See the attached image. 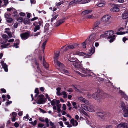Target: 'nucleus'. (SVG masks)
Masks as SVG:
<instances>
[{
  "label": "nucleus",
  "mask_w": 128,
  "mask_h": 128,
  "mask_svg": "<svg viewBox=\"0 0 128 128\" xmlns=\"http://www.w3.org/2000/svg\"><path fill=\"white\" fill-rule=\"evenodd\" d=\"M83 47L84 48H86V43L85 42H84L82 44Z\"/></svg>",
  "instance_id": "nucleus-58"
},
{
  "label": "nucleus",
  "mask_w": 128,
  "mask_h": 128,
  "mask_svg": "<svg viewBox=\"0 0 128 128\" xmlns=\"http://www.w3.org/2000/svg\"><path fill=\"white\" fill-rule=\"evenodd\" d=\"M43 64L44 66L46 68H47L48 67V64L45 61L43 60Z\"/></svg>",
  "instance_id": "nucleus-34"
},
{
  "label": "nucleus",
  "mask_w": 128,
  "mask_h": 128,
  "mask_svg": "<svg viewBox=\"0 0 128 128\" xmlns=\"http://www.w3.org/2000/svg\"><path fill=\"white\" fill-rule=\"evenodd\" d=\"M92 11V10H87L83 11L82 12V14L84 15L91 13Z\"/></svg>",
  "instance_id": "nucleus-21"
},
{
  "label": "nucleus",
  "mask_w": 128,
  "mask_h": 128,
  "mask_svg": "<svg viewBox=\"0 0 128 128\" xmlns=\"http://www.w3.org/2000/svg\"><path fill=\"white\" fill-rule=\"evenodd\" d=\"M51 104L52 106H53L54 105L55 103V102L54 100H53L52 101H51Z\"/></svg>",
  "instance_id": "nucleus-53"
},
{
  "label": "nucleus",
  "mask_w": 128,
  "mask_h": 128,
  "mask_svg": "<svg viewBox=\"0 0 128 128\" xmlns=\"http://www.w3.org/2000/svg\"><path fill=\"white\" fill-rule=\"evenodd\" d=\"M61 71L63 73L67 75H68L69 73V71L68 70L65 69H63Z\"/></svg>",
  "instance_id": "nucleus-28"
},
{
  "label": "nucleus",
  "mask_w": 128,
  "mask_h": 128,
  "mask_svg": "<svg viewBox=\"0 0 128 128\" xmlns=\"http://www.w3.org/2000/svg\"><path fill=\"white\" fill-rule=\"evenodd\" d=\"M81 106L82 109L86 110H87L88 107L85 104H82L81 105Z\"/></svg>",
  "instance_id": "nucleus-26"
},
{
  "label": "nucleus",
  "mask_w": 128,
  "mask_h": 128,
  "mask_svg": "<svg viewBox=\"0 0 128 128\" xmlns=\"http://www.w3.org/2000/svg\"><path fill=\"white\" fill-rule=\"evenodd\" d=\"M29 118V117L28 115L27 114L26 116L24 117V120L26 121H27L28 120Z\"/></svg>",
  "instance_id": "nucleus-36"
},
{
  "label": "nucleus",
  "mask_w": 128,
  "mask_h": 128,
  "mask_svg": "<svg viewBox=\"0 0 128 128\" xmlns=\"http://www.w3.org/2000/svg\"><path fill=\"white\" fill-rule=\"evenodd\" d=\"M69 49H73L75 48V47L73 45H70L68 46Z\"/></svg>",
  "instance_id": "nucleus-59"
},
{
  "label": "nucleus",
  "mask_w": 128,
  "mask_h": 128,
  "mask_svg": "<svg viewBox=\"0 0 128 128\" xmlns=\"http://www.w3.org/2000/svg\"><path fill=\"white\" fill-rule=\"evenodd\" d=\"M90 0H85L84 1H83L82 3L83 4H86L90 2Z\"/></svg>",
  "instance_id": "nucleus-46"
},
{
  "label": "nucleus",
  "mask_w": 128,
  "mask_h": 128,
  "mask_svg": "<svg viewBox=\"0 0 128 128\" xmlns=\"http://www.w3.org/2000/svg\"><path fill=\"white\" fill-rule=\"evenodd\" d=\"M58 16V15H52V16L53 17L51 19V22H52L54 20H55L57 18Z\"/></svg>",
  "instance_id": "nucleus-33"
},
{
  "label": "nucleus",
  "mask_w": 128,
  "mask_h": 128,
  "mask_svg": "<svg viewBox=\"0 0 128 128\" xmlns=\"http://www.w3.org/2000/svg\"><path fill=\"white\" fill-rule=\"evenodd\" d=\"M64 3V2L62 0L60 1V2L57 3L56 2V4L57 6H60L62 4H63Z\"/></svg>",
  "instance_id": "nucleus-41"
},
{
  "label": "nucleus",
  "mask_w": 128,
  "mask_h": 128,
  "mask_svg": "<svg viewBox=\"0 0 128 128\" xmlns=\"http://www.w3.org/2000/svg\"><path fill=\"white\" fill-rule=\"evenodd\" d=\"M12 103V101H10L9 102H7L6 103V105L7 106H8L10 104H11Z\"/></svg>",
  "instance_id": "nucleus-56"
},
{
  "label": "nucleus",
  "mask_w": 128,
  "mask_h": 128,
  "mask_svg": "<svg viewBox=\"0 0 128 128\" xmlns=\"http://www.w3.org/2000/svg\"><path fill=\"white\" fill-rule=\"evenodd\" d=\"M117 128H128V124L121 123L118 125Z\"/></svg>",
  "instance_id": "nucleus-11"
},
{
  "label": "nucleus",
  "mask_w": 128,
  "mask_h": 128,
  "mask_svg": "<svg viewBox=\"0 0 128 128\" xmlns=\"http://www.w3.org/2000/svg\"><path fill=\"white\" fill-rule=\"evenodd\" d=\"M67 58L68 59V60H69V61L70 60H72V59L71 58L70 54H68V56H67Z\"/></svg>",
  "instance_id": "nucleus-51"
},
{
  "label": "nucleus",
  "mask_w": 128,
  "mask_h": 128,
  "mask_svg": "<svg viewBox=\"0 0 128 128\" xmlns=\"http://www.w3.org/2000/svg\"><path fill=\"white\" fill-rule=\"evenodd\" d=\"M46 42H44L43 43V44H42V47L43 49L45 47V46L46 44Z\"/></svg>",
  "instance_id": "nucleus-57"
},
{
  "label": "nucleus",
  "mask_w": 128,
  "mask_h": 128,
  "mask_svg": "<svg viewBox=\"0 0 128 128\" xmlns=\"http://www.w3.org/2000/svg\"><path fill=\"white\" fill-rule=\"evenodd\" d=\"M106 3L105 2L104 0H102L98 5V6L100 7H103L105 5Z\"/></svg>",
  "instance_id": "nucleus-19"
},
{
  "label": "nucleus",
  "mask_w": 128,
  "mask_h": 128,
  "mask_svg": "<svg viewBox=\"0 0 128 128\" xmlns=\"http://www.w3.org/2000/svg\"><path fill=\"white\" fill-rule=\"evenodd\" d=\"M94 107L92 105H90L88 107L87 110L91 112H95Z\"/></svg>",
  "instance_id": "nucleus-15"
},
{
  "label": "nucleus",
  "mask_w": 128,
  "mask_h": 128,
  "mask_svg": "<svg viewBox=\"0 0 128 128\" xmlns=\"http://www.w3.org/2000/svg\"><path fill=\"white\" fill-rule=\"evenodd\" d=\"M29 36V33L28 32L23 33L20 35L21 37L23 40H25L28 38Z\"/></svg>",
  "instance_id": "nucleus-12"
},
{
  "label": "nucleus",
  "mask_w": 128,
  "mask_h": 128,
  "mask_svg": "<svg viewBox=\"0 0 128 128\" xmlns=\"http://www.w3.org/2000/svg\"><path fill=\"white\" fill-rule=\"evenodd\" d=\"M87 18H94L92 14L88 16Z\"/></svg>",
  "instance_id": "nucleus-55"
},
{
  "label": "nucleus",
  "mask_w": 128,
  "mask_h": 128,
  "mask_svg": "<svg viewBox=\"0 0 128 128\" xmlns=\"http://www.w3.org/2000/svg\"><path fill=\"white\" fill-rule=\"evenodd\" d=\"M95 47L93 46L90 50V52H88L87 54L79 51H76L73 54L74 55L82 56L86 58H89L95 52Z\"/></svg>",
  "instance_id": "nucleus-2"
},
{
  "label": "nucleus",
  "mask_w": 128,
  "mask_h": 128,
  "mask_svg": "<svg viewBox=\"0 0 128 128\" xmlns=\"http://www.w3.org/2000/svg\"><path fill=\"white\" fill-rule=\"evenodd\" d=\"M37 104H43L46 102V99L44 98V95L42 94L39 95L37 98Z\"/></svg>",
  "instance_id": "nucleus-7"
},
{
  "label": "nucleus",
  "mask_w": 128,
  "mask_h": 128,
  "mask_svg": "<svg viewBox=\"0 0 128 128\" xmlns=\"http://www.w3.org/2000/svg\"><path fill=\"white\" fill-rule=\"evenodd\" d=\"M44 126V124H38V127L39 128H42Z\"/></svg>",
  "instance_id": "nucleus-47"
},
{
  "label": "nucleus",
  "mask_w": 128,
  "mask_h": 128,
  "mask_svg": "<svg viewBox=\"0 0 128 128\" xmlns=\"http://www.w3.org/2000/svg\"><path fill=\"white\" fill-rule=\"evenodd\" d=\"M59 55V54L58 53H56L55 54V56L54 58V61L55 63L59 66L60 67L62 68L63 67V64L58 60Z\"/></svg>",
  "instance_id": "nucleus-8"
},
{
  "label": "nucleus",
  "mask_w": 128,
  "mask_h": 128,
  "mask_svg": "<svg viewBox=\"0 0 128 128\" xmlns=\"http://www.w3.org/2000/svg\"><path fill=\"white\" fill-rule=\"evenodd\" d=\"M82 1V0H74V2L75 4H79Z\"/></svg>",
  "instance_id": "nucleus-37"
},
{
  "label": "nucleus",
  "mask_w": 128,
  "mask_h": 128,
  "mask_svg": "<svg viewBox=\"0 0 128 128\" xmlns=\"http://www.w3.org/2000/svg\"><path fill=\"white\" fill-rule=\"evenodd\" d=\"M2 65V67L4 69L5 71L6 72H8V66L6 63H4V61L1 62Z\"/></svg>",
  "instance_id": "nucleus-16"
},
{
  "label": "nucleus",
  "mask_w": 128,
  "mask_h": 128,
  "mask_svg": "<svg viewBox=\"0 0 128 128\" xmlns=\"http://www.w3.org/2000/svg\"><path fill=\"white\" fill-rule=\"evenodd\" d=\"M77 73L78 74H79L80 76L82 77H86V76H90V75L89 74L88 75H84L82 74H81L80 72H77Z\"/></svg>",
  "instance_id": "nucleus-27"
},
{
  "label": "nucleus",
  "mask_w": 128,
  "mask_h": 128,
  "mask_svg": "<svg viewBox=\"0 0 128 128\" xmlns=\"http://www.w3.org/2000/svg\"><path fill=\"white\" fill-rule=\"evenodd\" d=\"M114 34V32L112 31H110L106 32L104 35H102L100 36V37L102 38L106 37L108 36V38L110 39L109 42L110 43L112 42L116 38L114 35H112Z\"/></svg>",
  "instance_id": "nucleus-4"
},
{
  "label": "nucleus",
  "mask_w": 128,
  "mask_h": 128,
  "mask_svg": "<svg viewBox=\"0 0 128 128\" xmlns=\"http://www.w3.org/2000/svg\"><path fill=\"white\" fill-rule=\"evenodd\" d=\"M97 115L100 118H102L104 116L102 112L98 113Z\"/></svg>",
  "instance_id": "nucleus-39"
},
{
  "label": "nucleus",
  "mask_w": 128,
  "mask_h": 128,
  "mask_svg": "<svg viewBox=\"0 0 128 128\" xmlns=\"http://www.w3.org/2000/svg\"><path fill=\"white\" fill-rule=\"evenodd\" d=\"M40 29V26L39 25L36 26L34 29V32H36L38 30H39Z\"/></svg>",
  "instance_id": "nucleus-32"
},
{
  "label": "nucleus",
  "mask_w": 128,
  "mask_h": 128,
  "mask_svg": "<svg viewBox=\"0 0 128 128\" xmlns=\"http://www.w3.org/2000/svg\"><path fill=\"white\" fill-rule=\"evenodd\" d=\"M5 32L7 34L10 38L12 37V35L11 32L8 31H5Z\"/></svg>",
  "instance_id": "nucleus-40"
},
{
  "label": "nucleus",
  "mask_w": 128,
  "mask_h": 128,
  "mask_svg": "<svg viewBox=\"0 0 128 128\" xmlns=\"http://www.w3.org/2000/svg\"><path fill=\"white\" fill-rule=\"evenodd\" d=\"M18 21L20 22H22L23 21L22 18V17H20L18 18Z\"/></svg>",
  "instance_id": "nucleus-44"
},
{
  "label": "nucleus",
  "mask_w": 128,
  "mask_h": 128,
  "mask_svg": "<svg viewBox=\"0 0 128 128\" xmlns=\"http://www.w3.org/2000/svg\"><path fill=\"white\" fill-rule=\"evenodd\" d=\"M128 33V31H126V32H118L116 33V34L118 35H123L125 34L126 33Z\"/></svg>",
  "instance_id": "nucleus-30"
},
{
  "label": "nucleus",
  "mask_w": 128,
  "mask_h": 128,
  "mask_svg": "<svg viewBox=\"0 0 128 128\" xmlns=\"http://www.w3.org/2000/svg\"><path fill=\"white\" fill-rule=\"evenodd\" d=\"M59 123L60 126L62 127H64L62 121H60Z\"/></svg>",
  "instance_id": "nucleus-62"
},
{
  "label": "nucleus",
  "mask_w": 128,
  "mask_h": 128,
  "mask_svg": "<svg viewBox=\"0 0 128 128\" xmlns=\"http://www.w3.org/2000/svg\"><path fill=\"white\" fill-rule=\"evenodd\" d=\"M17 115V114L15 112H13L12 113V116L13 117L16 118Z\"/></svg>",
  "instance_id": "nucleus-49"
},
{
  "label": "nucleus",
  "mask_w": 128,
  "mask_h": 128,
  "mask_svg": "<svg viewBox=\"0 0 128 128\" xmlns=\"http://www.w3.org/2000/svg\"><path fill=\"white\" fill-rule=\"evenodd\" d=\"M61 95H63V98H66L67 97V95L65 91H63L61 92Z\"/></svg>",
  "instance_id": "nucleus-29"
},
{
  "label": "nucleus",
  "mask_w": 128,
  "mask_h": 128,
  "mask_svg": "<svg viewBox=\"0 0 128 128\" xmlns=\"http://www.w3.org/2000/svg\"><path fill=\"white\" fill-rule=\"evenodd\" d=\"M67 106L68 107H70L71 106V104L69 101H68L66 104Z\"/></svg>",
  "instance_id": "nucleus-54"
},
{
  "label": "nucleus",
  "mask_w": 128,
  "mask_h": 128,
  "mask_svg": "<svg viewBox=\"0 0 128 128\" xmlns=\"http://www.w3.org/2000/svg\"><path fill=\"white\" fill-rule=\"evenodd\" d=\"M5 17L6 20V19L10 18V16L6 13H5Z\"/></svg>",
  "instance_id": "nucleus-43"
},
{
  "label": "nucleus",
  "mask_w": 128,
  "mask_h": 128,
  "mask_svg": "<svg viewBox=\"0 0 128 128\" xmlns=\"http://www.w3.org/2000/svg\"><path fill=\"white\" fill-rule=\"evenodd\" d=\"M20 44V42L18 40L16 43H15L14 44V47L16 48H18L19 47L18 45Z\"/></svg>",
  "instance_id": "nucleus-35"
},
{
  "label": "nucleus",
  "mask_w": 128,
  "mask_h": 128,
  "mask_svg": "<svg viewBox=\"0 0 128 128\" xmlns=\"http://www.w3.org/2000/svg\"><path fill=\"white\" fill-rule=\"evenodd\" d=\"M45 96L46 98V99H48V100L49 101H50V98L48 96V94H46L45 95Z\"/></svg>",
  "instance_id": "nucleus-52"
},
{
  "label": "nucleus",
  "mask_w": 128,
  "mask_h": 128,
  "mask_svg": "<svg viewBox=\"0 0 128 128\" xmlns=\"http://www.w3.org/2000/svg\"><path fill=\"white\" fill-rule=\"evenodd\" d=\"M119 6H114L110 10L112 12H117L119 11Z\"/></svg>",
  "instance_id": "nucleus-14"
},
{
  "label": "nucleus",
  "mask_w": 128,
  "mask_h": 128,
  "mask_svg": "<svg viewBox=\"0 0 128 128\" xmlns=\"http://www.w3.org/2000/svg\"><path fill=\"white\" fill-rule=\"evenodd\" d=\"M8 23H11L12 21V18H10L8 19H6Z\"/></svg>",
  "instance_id": "nucleus-42"
},
{
  "label": "nucleus",
  "mask_w": 128,
  "mask_h": 128,
  "mask_svg": "<svg viewBox=\"0 0 128 128\" xmlns=\"http://www.w3.org/2000/svg\"><path fill=\"white\" fill-rule=\"evenodd\" d=\"M122 109L124 112V116L125 117H128V106H126L124 103L122 102L121 103Z\"/></svg>",
  "instance_id": "nucleus-5"
},
{
  "label": "nucleus",
  "mask_w": 128,
  "mask_h": 128,
  "mask_svg": "<svg viewBox=\"0 0 128 128\" xmlns=\"http://www.w3.org/2000/svg\"><path fill=\"white\" fill-rule=\"evenodd\" d=\"M64 124L68 128H70L72 127V126L70 124L69 122H65Z\"/></svg>",
  "instance_id": "nucleus-31"
},
{
  "label": "nucleus",
  "mask_w": 128,
  "mask_h": 128,
  "mask_svg": "<svg viewBox=\"0 0 128 128\" xmlns=\"http://www.w3.org/2000/svg\"><path fill=\"white\" fill-rule=\"evenodd\" d=\"M35 93L36 94H39V90L38 88H36L35 91Z\"/></svg>",
  "instance_id": "nucleus-61"
},
{
  "label": "nucleus",
  "mask_w": 128,
  "mask_h": 128,
  "mask_svg": "<svg viewBox=\"0 0 128 128\" xmlns=\"http://www.w3.org/2000/svg\"><path fill=\"white\" fill-rule=\"evenodd\" d=\"M114 34V32L112 31H110L106 32L104 35H102L100 36V37L102 38L106 37L108 36V38L110 39L109 42L110 43L112 42L116 38L114 35H112Z\"/></svg>",
  "instance_id": "nucleus-3"
},
{
  "label": "nucleus",
  "mask_w": 128,
  "mask_h": 128,
  "mask_svg": "<svg viewBox=\"0 0 128 128\" xmlns=\"http://www.w3.org/2000/svg\"><path fill=\"white\" fill-rule=\"evenodd\" d=\"M66 105L65 104H63L62 105V108L64 110H65L66 109Z\"/></svg>",
  "instance_id": "nucleus-45"
},
{
  "label": "nucleus",
  "mask_w": 128,
  "mask_h": 128,
  "mask_svg": "<svg viewBox=\"0 0 128 128\" xmlns=\"http://www.w3.org/2000/svg\"><path fill=\"white\" fill-rule=\"evenodd\" d=\"M30 123L32 125L35 126L37 123V121L36 120H35L34 122H32Z\"/></svg>",
  "instance_id": "nucleus-50"
},
{
  "label": "nucleus",
  "mask_w": 128,
  "mask_h": 128,
  "mask_svg": "<svg viewBox=\"0 0 128 128\" xmlns=\"http://www.w3.org/2000/svg\"><path fill=\"white\" fill-rule=\"evenodd\" d=\"M98 36L95 34H92L90 37L89 40L90 42H92L98 39Z\"/></svg>",
  "instance_id": "nucleus-10"
},
{
  "label": "nucleus",
  "mask_w": 128,
  "mask_h": 128,
  "mask_svg": "<svg viewBox=\"0 0 128 128\" xmlns=\"http://www.w3.org/2000/svg\"><path fill=\"white\" fill-rule=\"evenodd\" d=\"M119 92L120 93L121 95L123 96L124 97L125 99L126 100H127L128 98V97L124 93L122 92L121 90L119 91Z\"/></svg>",
  "instance_id": "nucleus-25"
},
{
  "label": "nucleus",
  "mask_w": 128,
  "mask_h": 128,
  "mask_svg": "<svg viewBox=\"0 0 128 128\" xmlns=\"http://www.w3.org/2000/svg\"><path fill=\"white\" fill-rule=\"evenodd\" d=\"M110 18V16L108 15H105L102 18V20L105 22V25L106 26H107L111 24V22L108 21Z\"/></svg>",
  "instance_id": "nucleus-6"
},
{
  "label": "nucleus",
  "mask_w": 128,
  "mask_h": 128,
  "mask_svg": "<svg viewBox=\"0 0 128 128\" xmlns=\"http://www.w3.org/2000/svg\"><path fill=\"white\" fill-rule=\"evenodd\" d=\"M88 96L90 98L92 97L96 100H98L102 98L104 99L105 98L108 97V95L106 94H102L100 91H98L94 93L92 96L90 93L88 94Z\"/></svg>",
  "instance_id": "nucleus-1"
},
{
  "label": "nucleus",
  "mask_w": 128,
  "mask_h": 128,
  "mask_svg": "<svg viewBox=\"0 0 128 128\" xmlns=\"http://www.w3.org/2000/svg\"><path fill=\"white\" fill-rule=\"evenodd\" d=\"M23 22L25 24H27L30 22V20L27 18H25L23 20Z\"/></svg>",
  "instance_id": "nucleus-23"
},
{
  "label": "nucleus",
  "mask_w": 128,
  "mask_h": 128,
  "mask_svg": "<svg viewBox=\"0 0 128 128\" xmlns=\"http://www.w3.org/2000/svg\"><path fill=\"white\" fill-rule=\"evenodd\" d=\"M2 37L3 38L6 39V40L8 39V37L7 35L6 34H4L2 36Z\"/></svg>",
  "instance_id": "nucleus-48"
},
{
  "label": "nucleus",
  "mask_w": 128,
  "mask_h": 128,
  "mask_svg": "<svg viewBox=\"0 0 128 128\" xmlns=\"http://www.w3.org/2000/svg\"><path fill=\"white\" fill-rule=\"evenodd\" d=\"M78 100L82 102L87 105H89L90 104L89 102L88 101L82 97L79 98Z\"/></svg>",
  "instance_id": "nucleus-13"
},
{
  "label": "nucleus",
  "mask_w": 128,
  "mask_h": 128,
  "mask_svg": "<svg viewBox=\"0 0 128 128\" xmlns=\"http://www.w3.org/2000/svg\"><path fill=\"white\" fill-rule=\"evenodd\" d=\"M122 17L124 19H125L128 18V13L126 12H125L122 14Z\"/></svg>",
  "instance_id": "nucleus-24"
},
{
  "label": "nucleus",
  "mask_w": 128,
  "mask_h": 128,
  "mask_svg": "<svg viewBox=\"0 0 128 128\" xmlns=\"http://www.w3.org/2000/svg\"><path fill=\"white\" fill-rule=\"evenodd\" d=\"M10 44L8 43V44H4L2 45L1 46V47L2 48H7V46L9 45Z\"/></svg>",
  "instance_id": "nucleus-38"
},
{
  "label": "nucleus",
  "mask_w": 128,
  "mask_h": 128,
  "mask_svg": "<svg viewBox=\"0 0 128 128\" xmlns=\"http://www.w3.org/2000/svg\"><path fill=\"white\" fill-rule=\"evenodd\" d=\"M81 70L82 72L84 74H90L91 72V71L87 69L82 68Z\"/></svg>",
  "instance_id": "nucleus-20"
},
{
  "label": "nucleus",
  "mask_w": 128,
  "mask_h": 128,
  "mask_svg": "<svg viewBox=\"0 0 128 128\" xmlns=\"http://www.w3.org/2000/svg\"><path fill=\"white\" fill-rule=\"evenodd\" d=\"M30 2L31 4H34L36 2L35 0H30Z\"/></svg>",
  "instance_id": "nucleus-63"
},
{
  "label": "nucleus",
  "mask_w": 128,
  "mask_h": 128,
  "mask_svg": "<svg viewBox=\"0 0 128 128\" xmlns=\"http://www.w3.org/2000/svg\"><path fill=\"white\" fill-rule=\"evenodd\" d=\"M18 24L17 23H15L14 25V26L15 28H16L18 27Z\"/></svg>",
  "instance_id": "nucleus-64"
},
{
  "label": "nucleus",
  "mask_w": 128,
  "mask_h": 128,
  "mask_svg": "<svg viewBox=\"0 0 128 128\" xmlns=\"http://www.w3.org/2000/svg\"><path fill=\"white\" fill-rule=\"evenodd\" d=\"M100 24V23L99 22H96L94 24V27L93 29V30H95L97 29H98L100 28V27L99 26Z\"/></svg>",
  "instance_id": "nucleus-17"
},
{
  "label": "nucleus",
  "mask_w": 128,
  "mask_h": 128,
  "mask_svg": "<svg viewBox=\"0 0 128 128\" xmlns=\"http://www.w3.org/2000/svg\"><path fill=\"white\" fill-rule=\"evenodd\" d=\"M70 122L73 126H76L78 125V122L76 121L73 118L70 120Z\"/></svg>",
  "instance_id": "nucleus-18"
},
{
  "label": "nucleus",
  "mask_w": 128,
  "mask_h": 128,
  "mask_svg": "<svg viewBox=\"0 0 128 128\" xmlns=\"http://www.w3.org/2000/svg\"><path fill=\"white\" fill-rule=\"evenodd\" d=\"M65 19V18H64L63 20H60L58 21L57 22L56 26H58L60 25L61 24L64 23L65 22L64 20Z\"/></svg>",
  "instance_id": "nucleus-22"
},
{
  "label": "nucleus",
  "mask_w": 128,
  "mask_h": 128,
  "mask_svg": "<svg viewBox=\"0 0 128 128\" xmlns=\"http://www.w3.org/2000/svg\"><path fill=\"white\" fill-rule=\"evenodd\" d=\"M70 61L73 62V64L76 68H80V63L79 61L77 59H76L75 61L72 60H70Z\"/></svg>",
  "instance_id": "nucleus-9"
},
{
  "label": "nucleus",
  "mask_w": 128,
  "mask_h": 128,
  "mask_svg": "<svg viewBox=\"0 0 128 128\" xmlns=\"http://www.w3.org/2000/svg\"><path fill=\"white\" fill-rule=\"evenodd\" d=\"M39 120L42 122H45L44 119L42 118H39Z\"/></svg>",
  "instance_id": "nucleus-60"
}]
</instances>
